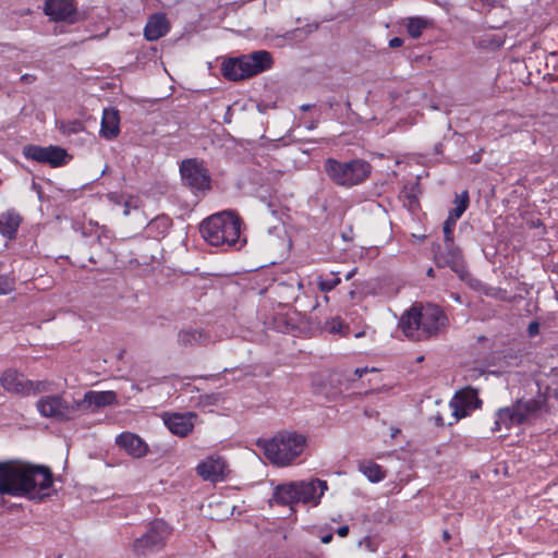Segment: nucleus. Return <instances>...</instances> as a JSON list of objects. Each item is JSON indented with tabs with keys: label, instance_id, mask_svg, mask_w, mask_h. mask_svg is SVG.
<instances>
[{
	"label": "nucleus",
	"instance_id": "79ce46f5",
	"mask_svg": "<svg viewBox=\"0 0 558 558\" xmlns=\"http://www.w3.org/2000/svg\"><path fill=\"white\" fill-rule=\"evenodd\" d=\"M21 81L26 84H31L36 81V76L34 74H24L21 76Z\"/></svg>",
	"mask_w": 558,
	"mask_h": 558
},
{
	"label": "nucleus",
	"instance_id": "1a4fd4ad",
	"mask_svg": "<svg viewBox=\"0 0 558 558\" xmlns=\"http://www.w3.org/2000/svg\"><path fill=\"white\" fill-rule=\"evenodd\" d=\"M182 182L193 192L210 190L211 177L203 161L196 158L185 159L180 165Z\"/></svg>",
	"mask_w": 558,
	"mask_h": 558
},
{
	"label": "nucleus",
	"instance_id": "f704fd0d",
	"mask_svg": "<svg viewBox=\"0 0 558 558\" xmlns=\"http://www.w3.org/2000/svg\"><path fill=\"white\" fill-rule=\"evenodd\" d=\"M15 280L13 277L0 274V295L8 294L14 290Z\"/></svg>",
	"mask_w": 558,
	"mask_h": 558
},
{
	"label": "nucleus",
	"instance_id": "de8ad7c7",
	"mask_svg": "<svg viewBox=\"0 0 558 558\" xmlns=\"http://www.w3.org/2000/svg\"><path fill=\"white\" fill-rule=\"evenodd\" d=\"M332 534L331 533H327L325 535L322 536V543L324 544H329L331 541H332Z\"/></svg>",
	"mask_w": 558,
	"mask_h": 558
},
{
	"label": "nucleus",
	"instance_id": "4468645a",
	"mask_svg": "<svg viewBox=\"0 0 558 558\" xmlns=\"http://www.w3.org/2000/svg\"><path fill=\"white\" fill-rule=\"evenodd\" d=\"M296 488V501L317 506L328 485L326 481L312 478L310 481L294 482Z\"/></svg>",
	"mask_w": 558,
	"mask_h": 558
},
{
	"label": "nucleus",
	"instance_id": "09e8293b",
	"mask_svg": "<svg viewBox=\"0 0 558 558\" xmlns=\"http://www.w3.org/2000/svg\"><path fill=\"white\" fill-rule=\"evenodd\" d=\"M355 272H356V268H353L352 270L348 271V272L344 275V279H345V280H350V279H352V278L354 277Z\"/></svg>",
	"mask_w": 558,
	"mask_h": 558
},
{
	"label": "nucleus",
	"instance_id": "a211bd4d",
	"mask_svg": "<svg viewBox=\"0 0 558 558\" xmlns=\"http://www.w3.org/2000/svg\"><path fill=\"white\" fill-rule=\"evenodd\" d=\"M116 444L134 458H142L148 452L146 442L130 432L120 434L116 439Z\"/></svg>",
	"mask_w": 558,
	"mask_h": 558
},
{
	"label": "nucleus",
	"instance_id": "c85d7f7f",
	"mask_svg": "<svg viewBox=\"0 0 558 558\" xmlns=\"http://www.w3.org/2000/svg\"><path fill=\"white\" fill-rule=\"evenodd\" d=\"M432 26V21L425 17H410L407 23L408 34L412 38H418L423 31Z\"/></svg>",
	"mask_w": 558,
	"mask_h": 558
},
{
	"label": "nucleus",
	"instance_id": "e433bc0d",
	"mask_svg": "<svg viewBox=\"0 0 558 558\" xmlns=\"http://www.w3.org/2000/svg\"><path fill=\"white\" fill-rule=\"evenodd\" d=\"M199 400H201V403H203L204 405L217 404L220 401V395L219 393L204 395V396H201Z\"/></svg>",
	"mask_w": 558,
	"mask_h": 558
},
{
	"label": "nucleus",
	"instance_id": "6e6d98bb",
	"mask_svg": "<svg viewBox=\"0 0 558 558\" xmlns=\"http://www.w3.org/2000/svg\"><path fill=\"white\" fill-rule=\"evenodd\" d=\"M427 276H429V277H433V276H434V269H433V268H429V269L427 270Z\"/></svg>",
	"mask_w": 558,
	"mask_h": 558
},
{
	"label": "nucleus",
	"instance_id": "0eeeda50",
	"mask_svg": "<svg viewBox=\"0 0 558 558\" xmlns=\"http://www.w3.org/2000/svg\"><path fill=\"white\" fill-rule=\"evenodd\" d=\"M173 527L163 519H155L148 523L143 535L135 538L132 549L136 555L146 556L155 551L161 550L170 536Z\"/></svg>",
	"mask_w": 558,
	"mask_h": 558
},
{
	"label": "nucleus",
	"instance_id": "37998d69",
	"mask_svg": "<svg viewBox=\"0 0 558 558\" xmlns=\"http://www.w3.org/2000/svg\"><path fill=\"white\" fill-rule=\"evenodd\" d=\"M337 534L340 537H345L349 534V526L348 525H342V526L338 527L337 529Z\"/></svg>",
	"mask_w": 558,
	"mask_h": 558
},
{
	"label": "nucleus",
	"instance_id": "4d7b16f0",
	"mask_svg": "<svg viewBox=\"0 0 558 558\" xmlns=\"http://www.w3.org/2000/svg\"><path fill=\"white\" fill-rule=\"evenodd\" d=\"M88 259H89V262H90V263H94V264L97 262V260L94 258V256H93V255H92V256H89V258H88Z\"/></svg>",
	"mask_w": 558,
	"mask_h": 558
},
{
	"label": "nucleus",
	"instance_id": "a878e982",
	"mask_svg": "<svg viewBox=\"0 0 558 558\" xmlns=\"http://www.w3.org/2000/svg\"><path fill=\"white\" fill-rule=\"evenodd\" d=\"M452 400L453 404L458 403L469 409H476L482 403L481 399L477 397L476 390L470 387L457 391Z\"/></svg>",
	"mask_w": 558,
	"mask_h": 558
},
{
	"label": "nucleus",
	"instance_id": "6ab92c4d",
	"mask_svg": "<svg viewBox=\"0 0 558 558\" xmlns=\"http://www.w3.org/2000/svg\"><path fill=\"white\" fill-rule=\"evenodd\" d=\"M99 133L106 140H113L120 134V117L117 109H104Z\"/></svg>",
	"mask_w": 558,
	"mask_h": 558
},
{
	"label": "nucleus",
	"instance_id": "ddd939ff",
	"mask_svg": "<svg viewBox=\"0 0 558 558\" xmlns=\"http://www.w3.org/2000/svg\"><path fill=\"white\" fill-rule=\"evenodd\" d=\"M43 10L53 22L73 24L78 21V11L74 0H45Z\"/></svg>",
	"mask_w": 558,
	"mask_h": 558
},
{
	"label": "nucleus",
	"instance_id": "f03ea898",
	"mask_svg": "<svg viewBox=\"0 0 558 558\" xmlns=\"http://www.w3.org/2000/svg\"><path fill=\"white\" fill-rule=\"evenodd\" d=\"M448 325V317L435 304H414L400 319L399 327L412 341H425L438 336Z\"/></svg>",
	"mask_w": 558,
	"mask_h": 558
},
{
	"label": "nucleus",
	"instance_id": "473e14b6",
	"mask_svg": "<svg viewBox=\"0 0 558 558\" xmlns=\"http://www.w3.org/2000/svg\"><path fill=\"white\" fill-rule=\"evenodd\" d=\"M449 408L452 410L451 414L453 416V421L449 422L448 425H452V424L457 423L460 418L468 416L469 411L471 410V409L463 407L461 404H458V403L453 404V400H451L449 402Z\"/></svg>",
	"mask_w": 558,
	"mask_h": 558
},
{
	"label": "nucleus",
	"instance_id": "dca6fc26",
	"mask_svg": "<svg viewBox=\"0 0 558 558\" xmlns=\"http://www.w3.org/2000/svg\"><path fill=\"white\" fill-rule=\"evenodd\" d=\"M197 474L213 483L222 481L228 474V465L221 457H208L196 466Z\"/></svg>",
	"mask_w": 558,
	"mask_h": 558
},
{
	"label": "nucleus",
	"instance_id": "864d4df0",
	"mask_svg": "<svg viewBox=\"0 0 558 558\" xmlns=\"http://www.w3.org/2000/svg\"><path fill=\"white\" fill-rule=\"evenodd\" d=\"M108 197H109V199H110V201L117 202L118 194H116V193H110V194L108 195Z\"/></svg>",
	"mask_w": 558,
	"mask_h": 558
},
{
	"label": "nucleus",
	"instance_id": "423d86ee",
	"mask_svg": "<svg viewBox=\"0 0 558 558\" xmlns=\"http://www.w3.org/2000/svg\"><path fill=\"white\" fill-rule=\"evenodd\" d=\"M272 62L270 52L258 50L250 54L229 59L223 62L221 71L226 78L240 81L269 70Z\"/></svg>",
	"mask_w": 558,
	"mask_h": 558
},
{
	"label": "nucleus",
	"instance_id": "13d9d810",
	"mask_svg": "<svg viewBox=\"0 0 558 558\" xmlns=\"http://www.w3.org/2000/svg\"><path fill=\"white\" fill-rule=\"evenodd\" d=\"M444 537H445V538H449V534H448V532H447V531H445V532H444Z\"/></svg>",
	"mask_w": 558,
	"mask_h": 558
},
{
	"label": "nucleus",
	"instance_id": "6e6552de",
	"mask_svg": "<svg viewBox=\"0 0 558 558\" xmlns=\"http://www.w3.org/2000/svg\"><path fill=\"white\" fill-rule=\"evenodd\" d=\"M36 409L43 417L64 422L71 420L72 414L81 410V403H76V400L68 402L63 395H52L41 397L36 402Z\"/></svg>",
	"mask_w": 558,
	"mask_h": 558
},
{
	"label": "nucleus",
	"instance_id": "412c9836",
	"mask_svg": "<svg viewBox=\"0 0 558 558\" xmlns=\"http://www.w3.org/2000/svg\"><path fill=\"white\" fill-rule=\"evenodd\" d=\"M524 424L523 415L520 412V409L515 403L511 407L499 409L497 412V420L495 421V427L493 430H500L501 425H505L509 428L512 425H522Z\"/></svg>",
	"mask_w": 558,
	"mask_h": 558
},
{
	"label": "nucleus",
	"instance_id": "4be33fe9",
	"mask_svg": "<svg viewBox=\"0 0 558 558\" xmlns=\"http://www.w3.org/2000/svg\"><path fill=\"white\" fill-rule=\"evenodd\" d=\"M117 395L113 391H88L84 395L82 400H76L81 403L82 409H88L90 405L102 408L116 403Z\"/></svg>",
	"mask_w": 558,
	"mask_h": 558
},
{
	"label": "nucleus",
	"instance_id": "a19ab883",
	"mask_svg": "<svg viewBox=\"0 0 558 558\" xmlns=\"http://www.w3.org/2000/svg\"><path fill=\"white\" fill-rule=\"evenodd\" d=\"M433 420L436 426L442 427L446 425V422L440 413L435 414Z\"/></svg>",
	"mask_w": 558,
	"mask_h": 558
},
{
	"label": "nucleus",
	"instance_id": "9b49d317",
	"mask_svg": "<svg viewBox=\"0 0 558 558\" xmlns=\"http://www.w3.org/2000/svg\"><path fill=\"white\" fill-rule=\"evenodd\" d=\"M435 260L438 267H449L461 278L466 274L462 251L453 239L444 240V248L435 253Z\"/></svg>",
	"mask_w": 558,
	"mask_h": 558
},
{
	"label": "nucleus",
	"instance_id": "f8f14e48",
	"mask_svg": "<svg viewBox=\"0 0 558 558\" xmlns=\"http://www.w3.org/2000/svg\"><path fill=\"white\" fill-rule=\"evenodd\" d=\"M537 387H539L538 384ZM547 391L548 387L546 388V391H542L541 388H538L536 396L533 398L517 400V404L523 415L524 424L533 420H537L543 415L549 414L550 408L548 404Z\"/></svg>",
	"mask_w": 558,
	"mask_h": 558
},
{
	"label": "nucleus",
	"instance_id": "20e7f679",
	"mask_svg": "<svg viewBox=\"0 0 558 558\" xmlns=\"http://www.w3.org/2000/svg\"><path fill=\"white\" fill-rule=\"evenodd\" d=\"M306 437L294 432H282L263 444L268 460L279 466L289 465L304 450Z\"/></svg>",
	"mask_w": 558,
	"mask_h": 558
},
{
	"label": "nucleus",
	"instance_id": "f3484780",
	"mask_svg": "<svg viewBox=\"0 0 558 558\" xmlns=\"http://www.w3.org/2000/svg\"><path fill=\"white\" fill-rule=\"evenodd\" d=\"M0 384L5 391L23 397H26L29 391L26 387H31V380L24 374L12 368L3 372L0 377Z\"/></svg>",
	"mask_w": 558,
	"mask_h": 558
},
{
	"label": "nucleus",
	"instance_id": "cd10ccee",
	"mask_svg": "<svg viewBox=\"0 0 558 558\" xmlns=\"http://www.w3.org/2000/svg\"><path fill=\"white\" fill-rule=\"evenodd\" d=\"M359 470L373 483L380 482L385 478L383 468L373 461H363L359 464Z\"/></svg>",
	"mask_w": 558,
	"mask_h": 558
},
{
	"label": "nucleus",
	"instance_id": "b1692460",
	"mask_svg": "<svg viewBox=\"0 0 558 558\" xmlns=\"http://www.w3.org/2000/svg\"><path fill=\"white\" fill-rule=\"evenodd\" d=\"M296 488L295 483L291 482L289 484L278 485L272 494V499L279 505H291L296 501Z\"/></svg>",
	"mask_w": 558,
	"mask_h": 558
},
{
	"label": "nucleus",
	"instance_id": "c756f323",
	"mask_svg": "<svg viewBox=\"0 0 558 558\" xmlns=\"http://www.w3.org/2000/svg\"><path fill=\"white\" fill-rule=\"evenodd\" d=\"M340 282L341 278L339 277V272L335 271L317 277V287L324 293L332 291Z\"/></svg>",
	"mask_w": 558,
	"mask_h": 558
},
{
	"label": "nucleus",
	"instance_id": "7ed1b4c3",
	"mask_svg": "<svg viewBox=\"0 0 558 558\" xmlns=\"http://www.w3.org/2000/svg\"><path fill=\"white\" fill-rule=\"evenodd\" d=\"M242 220L239 216L222 211L206 218L202 223L199 231L205 241L213 246H238L246 242L241 238Z\"/></svg>",
	"mask_w": 558,
	"mask_h": 558
},
{
	"label": "nucleus",
	"instance_id": "72a5a7b5",
	"mask_svg": "<svg viewBox=\"0 0 558 558\" xmlns=\"http://www.w3.org/2000/svg\"><path fill=\"white\" fill-rule=\"evenodd\" d=\"M26 389L29 390L27 392V396L49 391L50 383L47 380H37V381L31 380V387H26Z\"/></svg>",
	"mask_w": 558,
	"mask_h": 558
},
{
	"label": "nucleus",
	"instance_id": "5701e85b",
	"mask_svg": "<svg viewBox=\"0 0 558 558\" xmlns=\"http://www.w3.org/2000/svg\"><path fill=\"white\" fill-rule=\"evenodd\" d=\"M172 226V220L167 215H159L146 226V232L155 239L163 238Z\"/></svg>",
	"mask_w": 558,
	"mask_h": 558
},
{
	"label": "nucleus",
	"instance_id": "ea45409f",
	"mask_svg": "<svg viewBox=\"0 0 558 558\" xmlns=\"http://www.w3.org/2000/svg\"><path fill=\"white\" fill-rule=\"evenodd\" d=\"M403 44V40L399 37H393L389 40V47L391 48H399Z\"/></svg>",
	"mask_w": 558,
	"mask_h": 558
},
{
	"label": "nucleus",
	"instance_id": "49530a36",
	"mask_svg": "<svg viewBox=\"0 0 558 558\" xmlns=\"http://www.w3.org/2000/svg\"><path fill=\"white\" fill-rule=\"evenodd\" d=\"M341 329H342V324L340 322L333 323L330 328V332H332V333L340 332Z\"/></svg>",
	"mask_w": 558,
	"mask_h": 558
},
{
	"label": "nucleus",
	"instance_id": "c03bdc74",
	"mask_svg": "<svg viewBox=\"0 0 558 558\" xmlns=\"http://www.w3.org/2000/svg\"><path fill=\"white\" fill-rule=\"evenodd\" d=\"M231 119H232V109H231V107L229 106V107L227 108L226 113H225L223 121H225V123H231Z\"/></svg>",
	"mask_w": 558,
	"mask_h": 558
},
{
	"label": "nucleus",
	"instance_id": "5fc2aeb1",
	"mask_svg": "<svg viewBox=\"0 0 558 558\" xmlns=\"http://www.w3.org/2000/svg\"><path fill=\"white\" fill-rule=\"evenodd\" d=\"M311 108H312V105H308V104H307V105H302V106H301V110H303V111H307V110H310Z\"/></svg>",
	"mask_w": 558,
	"mask_h": 558
},
{
	"label": "nucleus",
	"instance_id": "58836bf2",
	"mask_svg": "<svg viewBox=\"0 0 558 558\" xmlns=\"http://www.w3.org/2000/svg\"><path fill=\"white\" fill-rule=\"evenodd\" d=\"M526 332L530 338L536 337L539 333V323L537 320L531 322L527 325Z\"/></svg>",
	"mask_w": 558,
	"mask_h": 558
},
{
	"label": "nucleus",
	"instance_id": "39448f33",
	"mask_svg": "<svg viewBox=\"0 0 558 558\" xmlns=\"http://www.w3.org/2000/svg\"><path fill=\"white\" fill-rule=\"evenodd\" d=\"M324 170L336 185L352 187L363 183L371 175L372 166L366 160L357 158L349 161L328 158L324 162Z\"/></svg>",
	"mask_w": 558,
	"mask_h": 558
},
{
	"label": "nucleus",
	"instance_id": "393cba45",
	"mask_svg": "<svg viewBox=\"0 0 558 558\" xmlns=\"http://www.w3.org/2000/svg\"><path fill=\"white\" fill-rule=\"evenodd\" d=\"M21 223V217L14 211H7L0 216V232L4 236L15 235Z\"/></svg>",
	"mask_w": 558,
	"mask_h": 558
},
{
	"label": "nucleus",
	"instance_id": "a18cd8bd",
	"mask_svg": "<svg viewBox=\"0 0 558 558\" xmlns=\"http://www.w3.org/2000/svg\"><path fill=\"white\" fill-rule=\"evenodd\" d=\"M368 368L367 367H359L354 371V375L357 377V378H361L364 374L368 373Z\"/></svg>",
	"mask_w": 558,
	"mask_h": 558
},
{
	"label": "nucleus",
	"instance_id": "603ef678",
	"mask_svg": "<svg viewBox=\"0 0 558 558\" xmlns=\"http://www.w3.org/2000/svg\"><path fill=\"white\" fill-rule=\"evenodd\" d=\"M123 214H124L125 216H128V215L130 214V207H129V203H128V202H125V204H124V210H123Z\"/></svg>",
	"mask_w": 558,
	"mask_h": 558
},
{
	"label": "nucleus",
	"instance_id": "8fccbe9b",
	"mask_svg": "<svg viewBox=\"0 0 558 558\" xmlns=\"http://www.w3.org/2000/svg\"><path fill=\"white\" fill-rule=\"evenodd\" d=\"M499 0H481L484 5L494 7Z\"/></svg>",
	"mask_w": 558,
	"mask_h": 558
},
{
	"label": "nucleus",
	"instance_id": "3c124183",
	"mask_svg": "<svg viewBox=\"0 0 558 558\" xmlns=\"http://www.w3.org/2000/svg\"><path fill=\"white\" fill-rule=\"evenodd\" d=\"M318 25H306L305 33L310 34L313 31L317 29Z\"/></svg>",
	"mask_w": 558,
	"mask_h": 558
},
{
	"label": "nucleus",
	"instance_id": "2f4dec72",
	"mask_svg": "<svg viewBox=\"0 0 558 558\" xmlns=\"http://www.w3.org/2000/svg\"><path fill=\"white\" fill-rule=\"evenodd\" d=\"M85 130L84 123L81 120H72L62 122L60 131L65 135L78 134Z\"/></svg>",
	"mask_w": 558,
	"mask_h": 558
},
{
	"label": "nucleus",
	"instance_id": "4c0bfd02",
	"mask_svg": "<svg viewBox=\"0 0 558 558\" xmlns=\"http://www.w3.org/2000/svg\"><path fill=\"white\" fill-rule=\"evenodd\" d=\"M360 545L364 546L371 553H375L378 548L377 542L371 536L364 537Z\"/></svg>",
	"mask_w": 558,
	"mask_h": 558
},
{
	"label": "nucleus",
	"instance_id": "2eb2a0df",
	"mask_svg": "<svg viewBox=\"0 0 558 558\" xmlns=\"http://www.w3.org/2000/svg\"><path fill=\"white\" fill-rule=\"evenodd\" d=\"M196 418L197 414L194 412L166 413L163 423L173 435L186 437L192 433Z\"/></svg>",
	"mask_w": 558,
	"mask_h": 558
},
{
	"label": "nucleus",
	"instance_id": "7c9ffc66",
	"mask_svg": "<svg viewBox=\"0 0 558 558\" xmlns=\"http://www.w3.org/2000/svg\"><path fill=\"white\" fill-rule=\"evenodd\" d=\"M454 207L449 211V216L459 219L468 209L470 204V196L468 191H462L457 194L453 201Z\"/></svg>",
	"mask_w": 558,
	"mask_h": 558
},
{
	"label": "nucleus",
	"instance_id": "9d476101",
	"mask_svg": "<svg viewBox=\"0 0 558 558\" xmlns=\"http://www.w3.org/2000/svg\"><path fill=\"white\" fill-rule=\"evenodd\" d=\"M23 156L26 159H31L39 163H47L56 168L65 163L68 153L64 148L59 146L50 145L41 147L38 145H26L23 148Z\"/></svg>",
	"mask_w": 558,
	"mask_h": 558
},
{
	"label": "nucleus",
	"instance_id": "aec40b11",
	"mask_svg": "<svg viewBox=\"0 0 558 558\" xmlns=\"http://www.w3.org/2000/svg\"><path fill=\"white\" fill-rule=\"evenodd\" d=\"M169 31V22L165 14L151 15L144 28V36L147 40L154 41L165 36Z\"/></svg>",
	"mask_w": 558,
	"mask_h": 558
},
{
	"label": "nucleus",
	"instance_id": "f257e3e1",
	"mask_svg": "<svg viewBox=\"0 0 558 558\" xmlns=\"http://www.w3.org/2000/svg\"><path fill=\"white\" fill-rule=\"evenodd\" d=\"M53 475L46 465L17 461L0 462V495L43 501L50 496Z\"/></svg>",
	"mask_w": 558,
	"mask_h": 558
},
{
	"label": "nucleus",
	"instance_id": "c9c22d12",
	"mask_svg": "<svg viewBox=\"0 0 558 558\" xmlns=\"http://www.w3.org/2000/svg\"><path fill=\"white\" fill-rule=\"evenodd\" d=\"M457 220L458 219H456V218H453V217L448 215L447 219L444 222V228H442L444 240L453 239V230H454Z\"/></svg>",
	"mask_w": 558,
	"mask_h": 558
},
{
	"label": "nucleus",
	"instance_id": "bb28decb",
	"mask_svg": "<svg viewBox=\"0 0 558 558\" xmlns=\"http://www.w3.org/2000/svg\"><path fill=\"white\" fill-rule=\"evenodd\" d=\"M207 336L201 329H184L178 333V342L183 345H195L203 343Z\"/></svg>",
	"mask_w": 558,
	"mask_h": 558
}]
</instances>
